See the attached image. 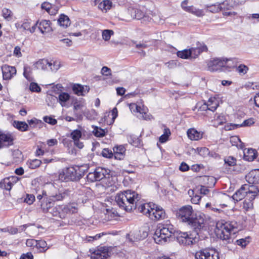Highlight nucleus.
Returning <instances> with one entry per match:
<instances>
[{"mask_svg":"<svg viewBox=\"0 0 259 259\" xmlns=\"http://www.w3.org/2000/svg\"><path fill=\"white\" fill-rule=\"evenodd\" d=\"M113 31L111 30L106 29L102 32V38L105 41L109 40L111 35L113 34Z\"/></svg>","mask_w":259,"mask_h":259,"instance_id":"nucleus-46","label":"nucleus"},{"mask_svg":"<svg viewBox=\"0 0 259 259\" xmlns=\"http://www.w3.org/2000/svg\"><path fill=\"white\" fill-rule=\"evenodd\" d=\"M20 259H33V256L31 252H27L26 254H23Z\"/></svg>","mask_w":259,"mask_h":259,"instance_id":"nucleus-64","label":"nucleus"},{"mask_svg":"<svg viewBox=\"0 0 259 259\" xmlns=\"http://www.w3.org/2000/svg\"><path fill=\"white\" fill-rule=\"evenodd\" d=\"M196 259H220L219 252L213 248H205L197 251Z\"/></svg>","mask_w":259,"mask_h":259,"instance_id":"nucleus-7","label":"nucleus"},{"mask_svg":"<svg viewBox=\"0 0 259 259\" xmlns=\"http://www.w3.org/2000/svg\"><path fill=\"white\" fill-rule=\"evenodd\" d=\"M74 94L78 96H84L89 92L90 88L88 86H82L78 84H74L72 88Z\"/></svg>","mask_w":259,"mask_h":259,"instance_id":"nucleus-21","label":"nucleus"},{"mask_svg":"<svg viewBox=\"0 0 259 259\" xmlns=\"http://www.w3.org/2000/svg\"><path fill=\"white\" fill-rule=\"evenodd\" d=\"M165 213L164 209L160 206L153 204L151 213L149 214V218L152 220L157 221L164 219Z\"/></svg>","mask_w":259,"mask_h":259,"instance_id":"nucleus-11","label":"nucleus"},{"mask_svg":"<svg viewBox=\"0 0 259 259\" xmlns=\"http://www.w3.org/2000/svg\"><path fill=\"white\" fill-rule=\"evenodd\" d=\"M230 0H226L222 3L220 4L222 7V10L230 9L232 6L230 5Z\"/></svg>","mask_w":259,"mask_h":259,"instance_id":"nucleus-60","label":"nucleus"},{"mask_svg":"<svg viewBox=\"0 0 259 259\" xmlns=\"http://www.w3.org/2000/svg\"><path fill=\"white\" fill-rule=\"evenodd\" d=\"M43 119L45 122L52 125H54L57 123V120L51 116H46L44 117Z\"/></svg>","mask_w":259,"mask_h":259,"instance_id":"nucleus-53","label":"nucleus"},{"mask_svg":"<svg viewBox=\"0 0 259 259\" xmlns=\"http://www.w3.org/2000/svg\"><path fill=\"white\" fill-rule=\"evenodd\" d=\"M13 138L9 134H0V149L4 146H8L13 145Z\"/></svg>","mask_w":259,"mask_h":259,"instance_id":"nucleus-18","label":"nucleus"},{"mask_svg":"<svg viewBox=\"0 0 259 259\" xmlns=\"http://www.w3.org/2000/svg\"><path fill=\"white\" fill-rule=\"evenodd\" d=\"M24 71H23V75L24 77L29 81H31L32 78L31 77V74L32 73L31 68L28 66H25L24 67Z\"/></svg>","mask_w":259,"mask_h":259,"instance_id":"nucleus-44","label":"nucleus"},{"mask_svg":"<svg viewBox=\"0 0 259 259\" xmlns=\"http://www.w3.org/2000/svg\"><path fill=\"white\" fill-rule=\"evenodd\" d=\"M256 156V151L254 149H248L246 152H244V158L248 161H253Z\"/></svg>","mask_w":259,"mask_h":259,"instance_id":"nucleus-28","label":"nucleus"},{"mask_svg":"<svg viewBox=\"0 0 259 259\" xmlns=\"http://www.w3.org/2000/svg\"><path fill=\"white\" fill-rule=\"evenodd\" d=\"M258 194H259V186H250L249 193L243 203V208L245 210L248 211L253 208L252 201Z\"/></svg>","mask_w":259,"mask_h":259,"instance_id":"nucleus-6","label":"nucleus"},{"mask_svg":"<svg viewBox=\"0 0 259 259\" xmlns=\"http://www.w3.org/2000/svg\"><path fill=\"white\" fill-rule=\"evenodd\" d=\"M15 182L16 178L15 177L6 178L0 182V188L10 191Z\"/></svg>","mask_w":259,"mask_h":259,"instance_id":"nucleus-16","label":"nucleus"},{"mask_svg":"<svg viewBox=\"0 0 259 259\" xmlns=\"http://www.w3.org/2000/svg\"><path fill=\"white\" fill-rule=\"evenodd\" d=\"M82 135L81 132L79 130H75L73 131L71 133V137L73 141L79 140Z\"/></svg>","mask_w":259,"mask_h":259,"instance_id":"nucleus-48","label":"nucleus"},{"mask_svg":"<svg viewBox=\"0 0 259 259\" xmlns=\"http://www.w3.org/2000/svg\"><path fill=\"white\" fill-rule=\"evenodd\" d=\"M112 6V2L109 0H104L100 3L98 5V8L102 11H107L109 10Z\"/></svg>","mask_w":259,"mask_h":259,"instance_id":"nucleus-33","label":"nucleus"},{"mask_svg":"<svg viewBox=\"0 0 259 259\" xmlns=\"http://www.w3.org/2000/svg\"><path fill=\"white\" fill-rule=\"evenodd\" d=\"M128 11L131 17L134 19L140 20L145 16V12L140 9L131 8Z\"/></svg>","mask_w":259,"mask_h":259,"instance_id":"nucleus-22","label":"nucleus"},{"mask_svg":"<svg viewBox=\"0 0 259 259\" xmlns=\"http://www.w3.org/2000/svg\"><path fill=\"white\" fill-rule=\"evenodd\" d=\"M175 231L173 226L170 224L160 225L155 231L153 239L157 244L164 243L174 234Z\"/></svg>","mask_w":259,"mask_h":259,"instance_id":"nucleus-3","label":"nucleus"},{"mask_svg":"<svg viewBox=\"0 0 259 259\" xmlns=\"http://www.w3.org/2000/svg\"><path fill=\"white\" fill-rule=\"evenodd\" d=\"M50 24L51 22L50 21L42 20L38 21V28L42 34L48 33L52 31Z\"/></svg>","mask_w":259,"mask_h":259,"instance_id":"nucleus-19","label":"nucleus"},{"mask_svg":"<svg viewBox=\"0 0 259 259\" xmlns=\"http://www.w3.org/2000/svg\"><path fill=\"white\" fill-rule=\"evenodd\" d=\"M251 185H244L242 186L232 196L233 199L238 201L242 200L244 198L247 197V194L249 193V188Z\"/></svg>","mask_w":259,"mask_h":259,"instance_id":"nucleus-12","label":"nucleus"},{"mask_svg":"<svg viewBox=\"0 0 259 259\" xmlns=\"http://www.w3.org/2000/svg\"><path fill=\"white\" fill-rule=\"evenodd\" d=\"M13 125L15 127L21 132H25L28 130V125L24 121H14Z\"/></svg>","mask_w":259,"mask_h":259,"instance_id":"nucleus-29","label":"nucleus"},{"mask_svg":"<svg viewBox=\"0 0 259 259\" xmlns=\"http://www.w3.org/2000/svg\"><path fill=\"white\" fill-rule=\"evenodd\" d=\"M77 208L74 204L57 205L51 209V214L60 219H65L68 214L77 212Z\"/></svg>","mask_w":259,"mask_h":259,"instance_id":"nucleus-4","label":"nucleus"},{"mask_svg":"<svg viewBox=\"0 0 259 259\" xmlns=\"http://www.w3.org/2000/svg\"><path fill=\"white\" fill-rule=\"evenodd\" d=\"M102 155L103 157L106 158H111L113 156V154L112 151L108 149L105 148L102 152Z\"/></svg>","mask_w":259,"mask_h":259,"instance_id":"nucleus-56","label":"nucleus"},{"mask_svg":"<svg viewBox=\"0 0 259 259\" xmlns=\"http://www.w3.org/2000/svg\"><path fill=\"white\" fill-rule=\"evenodd\" d=\"M178 218L182 222L188 223L194 215L193 214V208L190 205H187L181 207L177 213Z\"/></svg>","mask_w":259,"mask_h":259,"instance_id":"nucleus-8","label":"nucleus"},{"mask_svg":"<svg viewBox=\"0 0 259 259\" xmlns=\"http://www.w3.org/2000/svg\"><path fill=\"white\" fill-rule=\"evenodd\" d=\"M4 79L9 80L16 74V69L15 67L4 65L2 67Z\"/></svg>","mask_w":259,"mask_h":259,"instance_id":"nucleus-13","label":"nucleus"},{"mask_svg":"<svg viewBox=\"0 0 259 259\" xmlns=\"http://www.w3.org/2000/svg\"><path fill=\"white\" fill-rule=\"evenodd\" d=\"M70 96L66 93H62L58 96V99L62 106H64L65 102L69 100Z\"/></svg>","mask_w":259,"mask_h":259,"instance_id":"nucleus-36","label":"nucleus"},{"mask_svg":"<svg viewBox=\"0 0 259 259\" xmlns=\"http://www.w3.org/2000/svg\"><path fill=\"white\" fill-rule=\"evenodd\" d=\"M177 54L178 57L184 59H188L191 58L189 49L178 51Z\"/></svg>","mask_w":259,"mask_h":259,"instance_id":"nucleus-34","label":"nucleus"},{"mask_svg":"<svg viewBox=\"0 0 259 259\" xmlns=\"http://www.w3.org/2000/svg\"><path fill=\"white\" fill-rule=\"evenodd\" d=\"M204 105L206 106L208 110L214 111L219 106V102L215 98H210L207 103H205Z\"/></svg>","mask_w":259,"mask_h":259,"instance_id":"nucleus-25","label":"nucleus"},{"mask_svg":"<svg viewBox=\"0 0 259 259\" xmlns=\"http://www.w3.org/2000/svg\"><path fill=\"white\" fill-rule=\"evenodd\" d=\"M140 199V195L137 192L128 190L118 193L115 196V200L117 205L126 211H130L138 207V210L141 213L149 218L153 203L142 204L138 206V202Z\"/></svg>","mask_w":259,"mask_h":259,"instance_id":"nucleus-1","label":"nucleus"},{"mask_svg":"<svg viewBox=\"0 0 259 259\" xmlns=\"http://www.w3.org/2000/svg\"><path fill=\"white\" fill-rule=\"evenodd\" d=\"M66 169V174L68 175V179L69 181H78L81 178V175L78 171H79V167H69Z\"/></svg>","mask_w":259,"mask_h":259,"instance_id":"nucleus-14","label":"nucleus"},{"mask_svg":"<svg viewBox=\"0 0 259 259\" xmlns=\"http://www.w3.org/2000/svg\"><path fill=\"white\" fill-rule=\"evenodd\" d=\"M49 60L45 59H40L34 64V68L36 69L46 70L48 69Z\"/></svg>","mask_w":259,"mask_h":259,"instance_id":"nucleus-27","label":"nucleus"},{"mask_svg":"<svg viewBox=\"0 0 259 259\" xmlns=\"http://www.w3.org/2000/svg\"><path fill=\"white\" fill-rule=\"evenodd\" d=\"M101 73L104 75L109 76L111 75V70L108 67L104 66L102 68Z\"/></svg>","mask_w":259,"mask_h":259,"instance_id":"nucleus-62","label":"nucleus"},{"mask_svg":"<svg viewBox=\"0 0 259 259\" xmlns=\"http://www.w3.org/2000/svg\"><path fill=\"white\" fill-rule=\"evenodd\" d=\"M94 133L95 136L98 137H102L105 136V132L101 128L96 127L94 129Z\"/></svg>","mask_w":259,"mask_h":259,"instance_id":"nucleus-52","label":"nucleus"},{"mask_svg":"<svg viewBox=\"0 0 259 259\" xmlns=\"http://www.w3.org/2000/svg\"><path fill=\"white\" fill-rule=\"evenodd\" d=\"M110 256L107 248L101 247L100 249L96 250L92 254L91 258L94 259H107Z\"/></svg>","mask_w":259,"mask_h":259,"instance_id":"nucleus-17","label":"nucleus"},{"mask_svg":"<svg viewBox=\"0 0 259 259\" xmlns=\"http://www.w3.org/2000/svg\"><path fill=\"white\" fill-rule=\"evenodd\" d=\"M170 135V132L169 128H165L164 133L162 134L159 139V142L161 143H165L168 140V138Z\"/></svg>","mask_w":259,"mask_h":259,"instance_id":"nucleus-38","label":"nucleus"},{"mask_svg":"<svg viewBox=\"0 0 259 259\" xmlns=\"http://www.w3.org/2000/svg\"><path fill=\"white\" fill-rule=\"evenodd\" d=\"M13 158L15 162H19L23 158V154L22 152L19 149H16L13 152Z\"/></svg>","mask_w":259,"mask_h":259,"instance_id":"nucleus-42","label":"nucleus"},{"mask_svg":"<svg viewBox=\"0 0 259 259\" xmlns=\"http://www.w3.org/2000/svg\"><path fill=\"white\" fill-rule=\"evenodd\" d=\"M26 244L29 247H36L37 245V240L34 239H27L26 240Z\"/></svg>","mask_w":259,"mask_h":259,"instance_id":"nucleus-63","label":"nucleus"},{"mask_svg":"<svg viewBox=\"0 0 259 259\" xmlns=\"http://www.w3.org/2000/svg\"><path fill=\"white\" fill-rule=\"evenodd\" d=\"M228 61L227 59L213 58L207 62V69L210 71H216L225 66Z\"/></svg>","mask_w":259,"mask_h":259,"instance_id":"nucleus-10","label":"nucleus"},{"mask_svg":"<svg viewBox=\"0 0 259 259\" xmlns=\"http://www.w3.org/2000/svg\"><path fill=\"white\" fill-rule=\"evenodd\" d=\"M58 22L60 26L67 27L70 24V21L68 16L62 14L58 20Z\"/></svg>","mask_w":259,"mask_h":259,"instance_id":"nucleus-30","label":"nucleus"},{"mask_svg":"<svg viewBox=\"0 0 259 259\" xmlns=\"http://www.w3.org/2000/svg\"><path fill=\"white\" fill-rule=\"evenodd\" d=\"M253 123H254V121H253V119L249 118V119L244 120L242 124H241L240 125L237 124V125H235V126L236 127L249 126L252 125Z\"/></svg>","mask_w":259,"mask_h":259,"instance_id":"nucleus-54","label":"nucleus"},{"mask_svg":"<svg viewBox=\"0 0 259 259\" xmlns=\"http://www.w3.org/2000/svg\"><path fill=\"white\" fill-rule=\"evenodd\" d=\"M41 163L42 161L39 159H29L27 162V165L30 168L35 169L38 167Z\"/></svg>","mask_w":259,"mask_h":259,"instance_id":"nucleus-32","label":"nucleus"},{"mask_svg":"<svg viewBox=\"0 0 259 259\" xmlns=\"http://www.w3.org/2000/svg\"><path fill=\"white\" fill-rule=\"evenodd\" d=\"M216 227L221 231L220 237L224 242V244L233 242L231 234H235L237 232V224L236 222L221 221L217 223Z\"/></svg>","mask_w":259,"mask_h":259,"instance_id":"nucleus-2","label":"nucleus"},{"mask_svg":"<svg viewBox=\"0 0 259 259\" xmlns=\"http://www.w3.org/2000/svg\"><path fill=\"white\" fill-rule=\"evenodd\" d=\"M236 70L240 74L244 75L248 71V67L244 64H240L237 67Z\"/></svg>","mask_w":259,"mask_h":259,"instance_id":"nucleus-47","label":"nucleus"},{"mask_svg":"<svg viewBox=\"0 0 259 259\" xmlns=\"http://www.w3.org/2000/svg\"><path fill=\"white\" fill-rule=\"evenodd\" d=\"M69 191L68 190L59 191L55 194H52L50 196V199L52 201H60L68 197Z\"/></svg>","mask_w":259,"mask_h":259,"instance_id":"nucleus-20","label":"nucleus"},{"mask_svg":"<svg viewBox=\"0 0 259 259\" xmlns=\"http://www.w3.org/2000/svg\"><path fill=\"white\" fill-rule=\"evenodd\" d=\"M187 135L191 140H198L202 137V135L194 128H191L188 130Z\"/></svg>","mask_w":259,"mask_h":259,"instance_id":"nucleus-26","label":"nucleus"},{"mask_svg":"<svg viewBox=\"0 0 259 259\" xmlns=\"http://www.w3.org/2000/svg\"><path fill=\"white\" fill-rule=\"evenodd\" d=\"M190 222L187 224L195 231L198 234V231L203 229L207 222V220L204 214L202 213H197L192 217L190 220Z\"/></svg>","mask_w":259,"mask_h":259,"instance_id":"nucleus-5","label":"nucleus"},{"mask_svg":"<svg viewBox=\"0 0 259 259\" xmlns=\"http://www.w3.org/2000/svg\"><path fill=\"white\" fill-rule=\"evenodd\" d=\"M188 194L191 198V202L194 204H198L201 199V197L196 194L194 195V191L192 190H189Z\"/></svg>","mask_w":259,"mask_h":259,"instance_id":"nucleus-39","label":"nucleus"},{"mask_svg":"<svg viewBox=\"0 0 259 259\" xmlns=\"http://www.w3.org/2000/svg\"><path fill=\"white\" fill-rule=\"evenodd\" d=\"M109 175L108 170L104 168L97 167L94 172H91L87 175V179L90 182L99 181Z\"/></svg>","mask_w":259,"mask_h":259,"instance_id":"nucleus-9","label":"nucleus"},{"mask_svg":"<svg viewBox=\"0 0 259 259\" xmlns=\"http://www.w3.org/2000/svg\"><path fill=\"white\" fill-rule=\"evenodd\" d=\"M186 12L192 13L197 17H202L204 15L202 10L197 9L193 6H189Z\"/></svg>","mask_w":259,"mask_h":259,"instance_id":"nucleus-31","label":"nucleus"},{"mask_svg":"<svg viewBox=\"0 0 259 259\" xmlns=\"http://www.w3.org/2000/svg\"><path fill=\"white\" fill-rule=\"evenodd\" d=\"M84 114L90 120L95 119L97 116V113L94 109L86 111L84 112Z\"/></svg>","mask_w":259,"mask_h":259,"instance_id":"nucleus-43","label":"nucleus"},{"mask_svg":"<svg viewBox=\"0 0 259 259\" xmlns=\"http://www.w3.org/2000/svg\"><path fill=\"white\" fill-rule=\"evenodd\" d=\"M3 16L7 19H11L12 17V13L11 10L4 8L3 11Z\"/></svg>","mask_w":259,"mask_h":259,"instance_id":"nucleus-59","label":"nucleus"},{"mask_svg":"<svg viewBox=\"0 0 259 259\" xmlns=\"http://www.w3.org/2000/svg\"><path fill=\"white\" fill-rule=\"evenodd\" d=\"M53 203L50 201L44 202L41 204V207L44 212H49L51 214V209L54 207H52Z\"/></svg>","mask_w":259,"mask_h":259,"instance_id":"nucleus-37","label":"nucleus"},{"mask_svg":"<svg viewBox=\"0 0 259 259\" xmlns=\"http://www.w3.org/2000/svg\"><path fill=\"white\" fill-rule=\"evenodd\" d=\"M246 180L251 185L259 184V169L250 171L246 176Z\"/></svg>","mask_w":259,"mask_h":259,"instance_id":"nucleus-15","label":"nucleus"},{"mask_svg":"<svg viewBox=\"0 0 259 259\" xmlns=\"http://www.w3.org/2000/svg\"><path fill=\"white\" fill-rule=\"evenodd\" d=\"M209 11L212 13H217L222 10V7L220 4H217L207 6Z\"/></svg>","mask_w":259,"mask_h":259,"instance_id":"nucleus-45","label":"nucleus"},{"mask_svg":"<svg viewBox=\"0 0 259 259\" xmlns=\"http://www.w3.org/2000/svg\"><path fill=\"white\" fill-rule=\"evenodd\" d=\"M230 142L233 146L242 148V143L237 136H232L230 138Z\"/></svg>","mask_w":259,"mask_h":259,"instance_id":"nucleus-41","label":"nucleus"},{"mask_svg":"<svg viewBox=\"0 0 259 259\" xmlns=\"http://www.w3.org/2000/svg\"><path fill=\"white\" fill-rule=\"evenodd\" d=\"M47 245V244L44 240H37V245L36 247L37 248L40 249L41 251H45L48 249Z\"/></svg>","mask_w":259,"mask_h":259,"instance_id":"nucleus-49","label":"nucleus"},{"mask_svg":"<svg viewBox=\"0 0 259 259\" xmlns=\"http://www.w3.org/2000/svg\"><path fill=\"white\" fill-rule=\"evenodd\" d=\"M35 200V197L32 194H27L26 197L24 199V202L28 204H32Z\"/></svg>","mask_w":259,"mask_h":259,"instance_id":"nucleus-58","label":"nucleus"},{"mask_svg":"<svg viewBox=\"0 0 259 259\" xmlns=\"http://www.w3.org/2000/svg\"><path fill=\"white\" fill-rule=\"evenodd\" d=\"M67 170L66 168L62 169V170L59 173V179L61 181H68V175L66 174Z\"/></svg>","mask_w":259,"mask_h":259,"instance_id":"nucleus-50","label":"nucleus"},{"mask_svg":"<svg viewBox=\"0 0 259 259\" xmlns=\"http://www.w3.org/2000/svg\"><path fill=\"white\" fill-rule=\"evenodd\" d=\"M128 141L135 147H138L140 144V140L137 137H130L128 139Z\"/></svg>","mask_w":259,"mask_h":259,"instance_id":"nucleus-55","label":"nucleus"},{"mask_svg":"<svg viewBox=\"0 0 259 259\" xmlns=\"http://www.w3.org/2000/svg\"><path fill=\"white\" fill-rule=\"evenodd\" d=\"M52 71H57L60 67V62L58 61H49L48 68Z\"/></svg>","mask_w":259,"mask_h":259,"instance_id":"nucleus-35","label":"nucleus"},{"mask_svg":"<svg viewBox=\"0 0 259 259\" xmlns=\"http://www.w3.org/2000/svg\"><path fill=\"white\" fill-rule=\"evenodd\" d=\"M30 90L32 92H40L41 91L39 85L35 82H31L29 87Z\"/></svg>","mask_w":259,"mask_h":259,"instance_id":"nucleus-57","label":"nucleus"},{"mask_svg":"<svg viewBox=\"0 0 259 259\" xmlns=\"http://www.w3.org/2000/svg\"><path fill=\"white\" fill-rule=\"evenodd\" d=\"M181 240L180 242H182V243L186 245H190L196 242L195 239L191 237L186 232L183 233L181 236Z\"/></svg>","mask_w":259,"mask_h":259,"instance_id":"nucleus-24","label":"nucleus"},{"mask_svg":"<svg viewBox=\"0 0 259 259\" xmlns=\"http://www.w3.org/2000/svg\"><path fill=\"white\" fill-rule=\"evenodd\" d=\"M31 23L28 20H25L21 24V27H22L23 30H28L30 29Z\"/></svg>","mask_w":259,"mask_h":259,"instance_id":"nucleus-61","label":"nucleus"},{"mask_svg":"<svg viewBox=\"0 0 259 259\" xmlns=\"http://www.w3.org/2000/svg\"><path fill=\"white\" fill-rule=\"evenodd\" d=\"M236 159L233 156H228L224 158L225 164L233 166L236 164Z\"/></svg>","mask_w":259,"mask_h":259,"instance_id":"nucleus-40","label":"nucleus"},{"mask_svg":"<svg viewBox=\"0 0 259 259\" xmlns=\"http://www.w3.org/2000/svg\"><path fill=\"white\" fill-rule=\"evenodd\" d=\"M249 238L248 237L238 239L236 241V242L237 245L241 246L242 247H245L246 245L249 242Z\"/></svg>","mask_w":259,"mask_h":259,"instance_id":"nucleus-51","label":"nucleus"},{"mask_svg":"<svg viewBox=\"0 0 259 259\" xmlns=\"http://www.w3.org/2000/svg\"><path fill=\"white\" fill-rule=\"evenodd\" d=\"M189 50L191 58H196L202 52L207 51V48L206 45H203L197 48H191Z\"/></svg>","mask_w":259,"mask_h":259,"instance_id":"nucleus-23","label":"nucleus"}]
</instances>
